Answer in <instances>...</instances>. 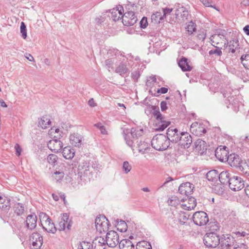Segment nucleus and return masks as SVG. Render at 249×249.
I'll use <instances>...</instances> for the list:
<instances>
[{"instance_id":"1","label":"nucleus","mask_w":249,"mask_h":249,"mask_svg":"<svg viewBox=\"0 0 249 249\" xmlns=\"http://www.w3.org/2000/svg\"><path fill=\"white\" fill-rule=\"evenodd\" d=\"M145 113L147 115L152 113L156 118V121L154 129L157 131H161L170 124V122L165 120L159 111V108L156 106H148L145 109Z\"/></svg>"},{"instance_id":"2","label":"nucleus","mask_w":249,"mask_h":249,"mask_svg":"<svg viewBox=\"0 0 249 249\" xmlns=\"http://www.w3.org/2000/svg\"><path fill=\"white\" fill-rule=\"evenodd\" d=\"M151 142L152 146L158 151L165 150L169 146V142L166 136L161 134L154 136Z\"/></svg>"},{"instance_id":"3","label":"nucleus","mask_w":249,"mask_h":249,"mask_svg":"<svg viewBox=\"0 0 249 249\" xmlns=\"http://www.w3.org/2000/svg\"><path fill=\"white\" fill-rule=\"evenodd\" d=\"M225 35L226 32L223 31L218 34L212 35L210 38L212 45L215 48H222L223 47H228V42Z\"/></svg>"},{"instance_id":"4","label":"nucleus","mask_w":249,"mask_h":249,"mask_svg":"<svg viewBox=\"0 0 249 249\" xmlns=\"http://www.w3.org/2000/svg\"><path fill=\"white\" fill-rule=\"evenodd\" d=\"M93 165H90L89 162H83L82 165L78 167L79 176L80 177L81 180H84L85 181H89L92 177V169L94 168Z\"/></svg>"},{"instance_id":"5","label":"nucleus","mask_w":249,"mask_h":249,"mask_svg":"<svg viewBox=\"0 0 249 249\" xmlns=\"http://www.w3.org/2000/svg\"><path fill=\"white\" fill-rule=\"evenodd\" d=\"M137 6L133 4L132 6V10L126 12L122 16V22L124 26H130L136 23L138 18L135 15L134 11L137 10Z\"/></svg>"},{"instance_id":"6","label":"nucleus","mask_w":249,"mask_h":249,"mask_svg":"<svg viewBox=\"0 0 249 249\" xmlns=\"http://www.w3.org/2000/svg\"><path fill=\"white\" fill-rule=\"evenodd\" d=\"M220 238L215 233L210 232L206 233L203 237L204 245L208 248H215L220 243Z\"/></svg>"},{"instance_id":"7","label":"nucleus","mask_w":249,"mask_h":249,"mask_svg":"<svg viewBox=\"0 0 249 249\" xmlns=\"http://www.w3.org/2000/svg\"><path fill=\"white\" fill-rule=\"evenodd\" d=\"M235 240L230 234L223 235L220 238V249H231L235 246Z\"/></svg>"},{"instance_id":"8","label":"nucleus","mask_w":249,"mask_h":249,"mask_svg":"<svg viewBox=\"0 0 249 249\" xmlns=\"http://www.w3.org/2000/svg\"><path fill=\"white\" fill-rule=\"evenodd\" d=\"M194 223L198 226H203L209 222L207 214L203 211L196 212L193 215Z\"/></svg>"},{"instance_id":"9","label":"nucleus","mask_w":249,"mask_h":249,"mask_svg":"<svg viewBox=\"0 0 249 249\" xmlns=\"http://www.w3.org/2000/svg\"><path fill=\"white\" fill-rule=\"evenodd\" d=\"M244 180L241 177L235 176L231 177L229 186L232 191H238L241 190L244 187Z\"/></svg>"},{"instance_id":"10","label":"nucleus","mask_w":249,"mask_h":249,"mask_svg":"<svg viewBox=\"0 0 249 249\" xmlns=\"http://www.w3.org/2000/svg\"><path fill=\"white\" fill-rule=\"evenodd\" d=\"M105 241L107 245L112 248L116 247L120 242H119V235L114 231L107 232Z\"/></svg>"},{"instance_id":"11","label":"nucleus","mask_w":249,"mask_h":249,"mask_svg":"<svg viewBox=\"0 0 249 249\" xmlns=\"http://www.w3.org/2000/svg\"><path fill=\"white\" fill-rule=\"evenodd\" d=\"M181 134V132H179L177 128L173 126L170 127L167 130L166 136L169 142H177L179 141V137Z\"/></svg>"},{"instance_id":"12","label":"nucleus","mask_w":249,"mask_h":249,"mask_svg":"<svg viewBox=\"0 0 249 249\" xmlns=\"http://www.w3.org/2000/svg\"><path fill=\"white\" fill-rule=\"evenodd\" d=\"M62 137L60 134L59 136H54V138H56L52 140H50L47 144L48 148L53 152L57 153L60 151L62 147L63 143L61 141L58 140Z\"/></svg>"},{"instance_id":"13","label":"nucleus","mask_w":249,"mask_h":249,"mask_svg":"<svg viewBox=\"0 0 249 249\" xmlns=\"http://www.w3.org/2000/svg\"><path fill=\"white\" fill-rule=\"evenodd\" d=\"M178 141L179 144L184 148H188L192 143V138L191 135L187 132H181Z\"/></svg>"},{"instance_id":"14","label":"nucleus","mask_w":249,"mask_h":249,"mask_svg":"<svg viewBox=\"0 0 249 249\" xmlns=\"http://www.w3.org/2000/svg\"><path fill=\"white\" fill-rule=\"evenodd\" d=\"M30 241L34 249H40L43 244V237L38 232H33L30 236Z\"/></svg>"},{"instance_id":"15","label":"nucleus","mask_w":249,"mask_h":249,"mask_svg":"<svg viewBox=\"0 0 249 249\" xmlns=\"http://www.w3.org/2000/svg\"><path fill=\"white\" fill-rule=\"evenodd\" d=\"M190 131L196 136L201 135L206 132V130L203 124H198L197 122H195L191 124Z\"/></svg>"},{"instance_id":"16","label":"nucleus","mask_w":249,"mask_h":249,"mask_svg":"<svg viewBox=\"0 0 249 249\" xmlns=\"http://www.w3.org/2000/svg\"><path fill=\"white\" fill-rule=\"evenodd\" d=\"M175 6L176 8L175 11L176 18L181 17L183 20L187 19L189 15V12L187 9L179 3L176 4Z\"/></svg>"},{"instance_id":"17","label":"nucleus","mask_w":249,"mask_h":249,"mask_svg":"<svg viewBox=\"0 0 249 249\" xmlns=\"http://www.w3.org/2000/svg\"><path fill=\"white\" fill-rule=\"evenodd\" d=\"M194 188V186L193 184L189 182H186L182 183L179 186L178 191L180 194L188 196L193 192Z\"/></svg>"},{"instance_id":"18","label":"nucleus","mask_w":249,"mask_h":249,"mask_svg":"<svg viewBox=\"0 0 249 249\" xmlns=\"http://www.w3.org/2000/svg\"><path fill=\"white\" fill-rule=\"evenodd\" d=\"M37 225V217L35 213L30 214L26 217L25 227L29 230L35 229Z\"/></svg>"},{"instance_id":"19","label":"nucleus","mask_w":249,"mask_h":249,"mask_svg":"<svg viewBox=\"0 0 249 249\" xmlns=\"http://www.w3.org/2000/svg\"><path fill=\"white\" fill-rule=\"evenodd\" d=\"M227 147L224 146L222 148L218 147L215 151V155L217 159L220 161H224L227 160L229 155L228 152L227 150Z\"/></svg>"},{"instance_id":"20","label":"nucleus","mask_w":249,"mask_h":249,"mask_svg":"<svg viewBox=\"0 0 249 249\" xmlns=\"http://www.w3.org/2000/svg\"><path fill=\"white\" fill-rule=\"evenodd\" d=\"M227 161L231 166L238 168L242 161L239 156L235 153L229 155Z\"/></svg>"},{"instance_id":"21","label":"nucleus","mask_w":249,"mask_h":249,"mask_svg":"<svg viewBox=\"0 0 249 249\" xmlns=\"http://www.w3.org/2000/svg\"><path fill=\"white\" fill-rule=\"evenodd\" d=\"M71 227V221L69 220V215L67 213H64L59 222V230H64L66 228L68 230H70Z\"/></svg>"},{"instance_id":"22","label":"nucleus","mask_w":249,"mask_h":249,"mask_svg":"<svg viewBox=\"0 0 249 249\" xmlns=\"http://www.w3.org/2000/svg\"><path fill=\"white\" fill-rule=\"evenodd\" d=\"M107 245L105 239L100 236L93 240L91 247L93 249H106Z\"/></svg>"},{"instance_id":"23","label":"nucleus","mask_w":249,"mask_h":249,"mask_svg":"<svg viewBox=\"0 0 249 249\" xmlns=\"http://www.w3.org/2000/svg\"><path fill=\"white\" fill-rule=\"evenodd\" d=\"M110 13V17L114 21L119 20L122 19V16H123L124 8L123 6H120L112 9Z\"/></svg>"},{"instance_id":"24","label":"nucleus","mask_w":249,"mask_h":249,"mask_svg":"<svg viewBox=\"0 0 249 249\" xmlns=\"http://www.w3.org/2000/svg\"><path fill=\"white\" fill-rule=\"evenodd\" d=\"M195 148L200 154H203L207 149L206 142L201 139L197 140L194 143Z\"/></svg>"},{"instance_id":"25","label":"nucleus","mask_w":249,"mask_h":249,"mask_svg":"<svg viewBox=\"0 0 249 249\" xmlns=\"http://www.w3.org/2000/svg\"><path fill=\"white\" fill-rule=\"evenodd\" d=\"M10 200L8 197L0 196V209L4 211H8L10 208Z\"/></svg>"},{"instance_id":"26","label":"nucleus","mask_w":249,"mask_h":249,"mask_svg":"<svg viewBox=\"0 0 249 249\" xmlns=\"http://www.w3.org/2000/svg\"><path fill=\"white\" fill-rule=\"evenodd\" d=\"M218 178L220 182L225 185L229 184L231 180L230 174L227 171H224L219 174Z\"/></svg>"},{"instance_id":"27","label":"nucleus","mask_w":249,"mask_h":249,"mask_svg":"<svg viewBox=\"0 0 249 249\" xmlns=\"http://www.w3.org/2000/svg\"><path fill=\"white\" fill-rule=\"evenodd\" d=\"M70 140L71 144L75 146L79 147L81 145L82 137L78 134L71 135Z\"/></svg>"},{"instance_id":"28","label":"nucleus","mask_w":249,"mask_h":249,"mask_svg":"<svg viewBox=\"0 0 249 249\" xmlns=\"http://www.w3.org/2000/svg\"><path fill=\"white\" fill-rule=\"evenodd\" d=\"M62 155L66 159H71L75 155V150L70 146H66L63 149Z\"/></svg>"},{"instance_id":"29","label":"nucleus","mask_w":249,"mask_h":249,"mask_svg":"<svg viewBox=\"0 0 249 249\" xmlns=\"http://www.w3.org/2000/svg\"><path fill=\"white\" fill-rule=\"evenodd\" d=\"M121 249H134V244L129 239H123L119 243Z\"/></svg>"},{"instance_id":"30","label":"nucleus","mask_w":249,"mask_h":249,"mask_svg":"<svg viewBox=\"0 0 249 249\" xmlns=\"http://www.w3.org/2000/svg\"><path fill=\"white\" fill-rule=\"evenodd\" d=\"M138 148L139 152L143 154L148 152L150 145L148 142L141 141L138 144Z\"/></svg>"},{"instance_id":"31","label":"nucleus","mask_w":249,"mask_h":249,"mask_svg":"<svg viewBox=\"0 0 249 249\" xmlns=\"http://www.w3.org/2000/svg\"><path fill=\"white\" fill-rule=\"evenodd\" d=\"M187 60L186 58L183 57L178 62V66L182 71H190L192 70V67L189 65Z\"/></svg>"},{"instance_id":"32","label":"nucleus","mask_w":249,"mask_h":249,"mask_svg":"<svg viewBox=\"0 0 249 249\" xmlns=\"http://www.w3.org/2000/svg\"><path fill=\"white\" fill-rule=\"evenodd\" d=\"M43 229L48 232H51L54 233L56 231V229L54 226V224L52 222V220L48 221L42 226Z\"/></svg>"},{"instance_id":"33","label":"nucleus","mask_w":249,"mask_h":249,"mask_svg":"<svg viewBox=\"0 0 249 249\" xmlns=\"http://www.w3.org/2000/svg\"><path fill=\"white\" fill-rule=\"evenodd\" d=\"M99 224L98 225H96V229L99 232L102 233L106 232L108 230L109 224L107 218L106 219V222H102V223Z\"/></svg>"},{"instance_id":"34","label":"nucleus","mask_w":249,"mask_h":249,"mask_svg":"<svg viewBox=\"0 0 249 249\" xmlns=\"http://www.w3.org/2000/svg\"><path fill=\"white\" fill-rule=\"evenodd\" d=\"M218 172L216 170L209 171L206 174V178L209 181H214L218 178Z\"/></svg>"},{"instance_id":"35","label":"nucleus","mask_w":249,"mask_h":249,"mask_svg":"<svg viewBox=\"0 0 249 249\" xmlns=\"http://www.w3.org/2000/svg\"><path fill=\"white\" fill-rule=\"evenodd\" d=\"M14 213L17 215H22L24 212V207L23 205L20 203H17L14 206Z\"/></svg>"},{"instance_id":"36","label":"nucleus","mask_w":249,"mask_h":249,"mask_svg":"<svg viewBox=\"0 0 249 249\" xmlns=\"http://www.w3.org/2000/svg\"><path fill=\"white\" fill-rule=\"evenodd\" d=\"M115 71L121 75H124L128 72V69L125 65L121 63L116 68Z\"/></svg>"},{"instance_id":"37","label":"nucleus","mask_w":249,"mask_h":249,"mask_svg":"<svg viewBox=\"0 0 249 249\" xmlns=\"http://www.w3.org/2000/svg\"><path fill=\"white\" fill-rule=\"evenodd\" d=\"M50 119L47 116H43L39 122V125L43 129L46 128L51 124Z\"/></svg>"},{"instance_id":"38","label":"nucleus","mask_w":249,"mask_h":249,"mask_svg":"<svg viewBox=\"0 0 249 249\" xmlns=\"http://www.w3.org/2000/svg\"><path fill=\"white\" fill-rule=\"evenodd\" d=\"M143 129L139 127L132 128L130 133L133 138H138L141 136L143 134Z\"/></svg>"},{"instance_id":"39","label":"nucleus","mask_w":249,"mask_h":249,"mask_svg":"<svg viewBox=\"0 0 249 249\" xmlns=\"http://www.w3.org/2000/svg\"><path fill=\"white\" fill-rule=\"evenodd\" d=\"M163 18L164 17L163 15L162 16L161 13L160 12H156L153 13L151 16L152 20L156 23H160Z\"/></svg>"},{"instance_id":"40","label":"nucleus","mask_w":249,"mask_h":249,"mask_svg":"<svg viewBox=\"0 0 249 249\" xmlns=\"http://www.w3.org/2000/svg\"><path fill=\"white\" fill-rule=\"evenodd\" d=\"M241 62L246 69H249V54H243L241 57Z\"/></svg>"},{"instance_id":"41","label":"nucleus","mask_w":249,"mask_h":249,"mask_svg":"<svg viewBox=\"0 0 249 249\" xmlns=\"http://www.w3.org/2000/svg\"><path fill=\"white\" fill-rule=\"evenodd\" d=\"M239 46L238 40H231L229 42V49L230 52L232 53H234L236 49L238 48Z\"/></svg>"},{"instance_id":"42","label":"nucleus","mask_w":249,"mask_h":249,"mask_svg":"<svg viewBox=\"0 0 249 249\" xmlns=\"http://www.w3.org/2000/svg\"><path fill=\"white\" fill-rule=\"evenodd\" d=\"M136 249H152V248L149 242L142 241L137 244Z\"/></svg>"},{"instance_id":"43","label":"nucleus","mask_w":249,"mask_h":249,"mask_svg":"<svg viewBox=\"0 0 249 249\" xmlns=\"http://www.w3.org/2000/svg\"><path fill=\"white\" fill-rule=\"evenodd\" d=\"M240 171L249 176V161H242L239 167Z\"/></svg>"},{"instance_id":"44","label":"nucleus","mask_w":249,"mask_h":249,"mask_svg":"<svg viewBox=\"0 0 249 249\" xmlns=\"http://www.w3.org/2000/svg\"><path fill=\"white\" fill-rule=\"evenodd\" d=\"M186 29L189 35H192L194 32L196 31V25L192 20L190 21Z\"/></svg>"},{"instance_id":"45","label":"nucleus","mask_w":249,"mask_h":249,"mask_svg":"<svg viewBox=\"0 0 249 249\" xmlns=\"http://www.w3.org/2000/svg\"><path fill=\"white\" fill-rule=\"evenodd\" d=\"M116 226L117 230L120 231L121 232L125 231L127 228L126 223L122 220H121L120 221L118 222Z\"/></svg>"},{"instance_id":"46","label":"nucleus","mask_w":249,"mask_h":249,"mask_svg":"<svg viewBox=\"0 0 249 249\" xmlns=\"http://www.w3.org/2000/svg\"><path fill=\"white\" fill-rule=\"evenodd\" d=\"M208 228L211 232H214L219 230V225L217 221L210 222L208 224Z\"/></svg>"},{"instance_id":"47","label":"nucleus","mask_w":249,"mask_h":249,"mask_svg":"<svg viewBox=\"0 0 249 249\" xmlns=\"http://www.w3.org/2000/svg\"><path fill=\"white\" fill-rule=\"evenodd\" d=\"M91 248L90 242L82 241L78 244L77 249H91Z\"/></svg>"},{"instance_id":"48","label":"nucleus","mask_w":249,"mask_h":249,"mask_svg":"<svg viewBox=\"0 0 249 249\" xmlns=\"http://www.w3.org/2000/svg\"><path fill=\"white\" fill-rule=\"evenodd\" d=\"M58 157L56 155L50 154L47 158V161L52 165H55L57 162Z\"/></svg>"},{"instance_id":"49","label":"nucleus","mask_w":249,"mask_h":249,"mask_svg":"<svg viewBox=\"0 0 249 249\" xmlns=\"http://www.w3.org/2000/svg\"><path fill=\"white\" fill-rule=\"evenodd\" d=\"M39 218L42 226L46 222H48V221L51 220V219L48 215L44 213H40Z\"/></svg>"},{"instance_id":"50","label":"nucleus","mask_w":249,"mask_h":249,"mask_svg":"<svg viewBox=\"0 0 249 249\" xmlns=\"http://www.w3.org/2000/svg\"><path fill=\"white\" fill-rule=\"evenodd\" d=\"M64 176V174L63 172L56 171L53 177L57 181H59L63 178Z\"/></svg>"},{"instance_id":"51","label":"nucleus","mask_w":249,"mask_h":249,"mask_svg":"<svg viewBox=\"0 0 249 249\" xmlns=\"http://www.w3.org/2000/svg\"><path fill=\"white\" fill-rule=\"evenodd\" d=\"M132 168L131 165L127 161H124L123 165V170L124 173L127 174L129 172Z\"/></svg>"},{"instance_id":"52","label":"nucleus","mask_w":249,"mask_h":249,"mask_svg":"<svg viewBox=\"0 0 249 249\" xmlns=\"http://www.w3.org/2000/svg\"><path fill=\"white\" fill-rule=\"evenodd\" d=\"M178 200L177 199L176 196H172L168 200V203L169 205L172 206H176L178 203Z\"/></svg>"},{"instance_id":"53","label":"nucleus","mask_w":249,"mask_h":249,"mask_svg":"<svg viewBox=\"0 0 249 249\" xmlns=\"http://www.w3.org/2000/svg\"><path fill=\"white\" fill-rule=\"evenodd\" d=\"M20 32L22 34V36L24 39L27 37L26 27L23 22H21L20 25Z\"/></svg>"},{"instance_id":"54","label":"nucleus","mask_w":249,"mask_h":249,"mask_svg":"<svg viewBox=\"0 0 249 249\" xmlns=\"http://www.w3.org/2000/svg\"><path fill=\"white\" fill-rule=\"evenodd\" d=\"M222 48H216L214 50H211L209 52V54L210 55L215 54L216 56H220L222 54L221 51Z\"/></svg>"},{"instance_id":"55","label":"nucleus","mask_w":249,"mask_h":249,"mask_svg":"<svg viewBox=\"0 0 249 249\" xmlns=\"http://www.w3.org/2000/svg\"><path fill=\"white\" fill-rule=\"evenodd\" d=\"M107 219L106 217L104 215H100L99 216L97 217L95 220V224L96 225H98L102 222H106V219Z\"/></svg>"},{"instance_id":"56","label":"nucleus","mask_w":249,"mask_h":249,"mask_svg":"<svg viewBox=\"0 0 249 249\" xmlns=\"http://www.w3.org/2000/svg\"><path fill=\"white\" fill-rule=\"evenodd\" d=\"M189 206H187V209L190 210L193 209L196 205V200L194 198H190L189 200Z\"/></svg>"},{"instance_id":"57","label":"nucleus","mask_w":249,"mask_h":249,"mask_svg":"<svg viewBox=\"0 0 249 249\" xmlns=\"http://www.w3.org/2000/svg\"><path fill=\"white\" fill-rule=\"evenodd\" d=\"M140 25L141 28H142V29H144L147 27V26L148 25V22H147V18L146 17H143L142 18V19L140 21Z\"/></svg>"},{"instance_id":"58","label":"nucleus","mask_w":249,"mask_h":249,"mask_svg":"<svg viewBox=\"0 0 249 249\" xmlns=\"http://www.w3.org/2000/svg\"><path fill=\"white\" fill-rule=\"evenodd\" d=\"M124 136L126 144L128 146L131 147L133 145V142L128 138V137H127V135L124 133Z\"/></svg>"},{"instance_id":"59","label":"nucleus","mask_w":249,"mask_h":249,"mask_svg":"<svg viewBox=\"0 0 249 249\" xmlns=\"http://www.w3.org/2000/svg\"><path fill=\"white\" fill-rule=\"evenodd\" d=\"M233 249H248V248L244 243H238L235 245Z\"/></svg>"},{"instance_id":"60","label":"nucleus","mask_w":249,"mask_h":249,"mask_svg":"<svg viewBox=\"0 0 249 249\" xmlns=\"http://www.w3.org/2000/svg\"><path fill=\"white\" fill-rule=\"evenodd\" d=\"M201 1L203 4V5L206 7H213L211 4L212 1H210L209 0H201Z\"/></svg>"},{"instance_id":"61","label":"nucleus","mask_w":249,"mask_h":249,"mask_svg":"<svg viewBox=\"0 0 249 249\" xmlns=\"http://www.w3.org/2000/svg\"><path fill=\"white\" fill-rule=\"evenodd\" d=\"M173 11V9L172 8H164L163 9V17H165L166 15L167 14H169L171 13V12Z\"/></svg>"},{"instance_id":"62","label":"nucleus","mask_w":249,"mask_h":249,"mask_svg":"<svg viewBox=\"0 0 249 249\" xmlns=\"http://www.w3.org/2000/svg\"><path fill=\"white\" fill-rule=\"evenodd\" d=\"M160 108L161 111H163L167 109V103L165 101H162L160 103Z\"/></svg>"},{"instance_id":"63","label":"nucleus","mask_w":249,"mask_h":249,"mask_svg":"<svg viewBox=\"0 0 249 249\" xmlns=\"http://www.w3.org/2000/svg\"><path fill=\"white\" fill-rule=\"evenodd\" d=\"M15 148L16 150V155L18 156H19L21 152V149L18 144H16L15 146Z\"/></svg>"},{"instance_id":"64","label":"nucleus","mask_w":249,"mask_h":249,"mask_svg":"<svg viewBox=\"0 0 249 249\" xmlns=\"http://www.w3.org/2000/svg\"><path fill=\"white\" fill-rule=\"evenodd\" d=\"M113 63V62L112 60L110 59H108L105 61L106 65L108 68H110L112 66Z\"/></svg>"}]
</instances>
